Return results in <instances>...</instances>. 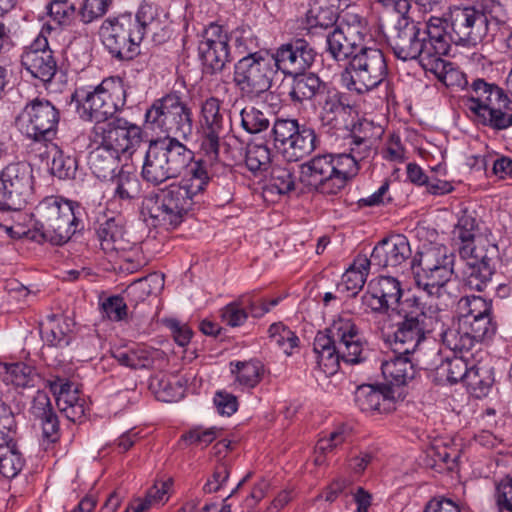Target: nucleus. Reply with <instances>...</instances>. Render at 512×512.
Here are the masks:
<instances>
[{"label": "nucleus", "instance_id": "1", "mask_svg": "<svg viewBox=\"0 0 512 512\" xmlns=\"http://www.w3.org/2000/svg\"><path fill=\"white\" fill-rule=\"evenodd\" d=\"M222 121L221 101L216 97L206 99L201 106L199 160L179 182L148 195L142 202V213L153 220L154 226L177 228L192 210L194 198L205 190L210 179L221 175Z\"/></svg>", "mask_w": 512, "mask_h": 512}, {"label": "nucleus", "instance_id": "2", "mask_svg": "<svg viewBox=\"0 0 512 512\" xmlns=\"http://www.w3.org/2000/svg\"><path fill=\"white\" fill-rule=\"evenodd\" d=\"M143 142V130L124 118L116 117L110 122L96 123L90 134V170L97 178L108 180L121 169L120 156H132Z\"/></svg>", "mask_w": 512, "mask_h": 512}, {"label": "nucleus", "instance_id": "3", "mask_svg": "<svg viewBox=\"0 0 512 512\" xmlns=\"http://www.w3.org/2000/svg\"><path fill=\"white\" fill-rule=\"evenodd\" d=\"M396 314L398 321L394 324V330L387 335L392 351L416 355V361L422 363L426 354L422 353L421 347L427 336L443 328L440 310L412 294L403 299Z\"/></svg>", "mask_w": 512, "mask_h": 512}, {"label": "nucleus", "instance_id": "4", "mask_svg": "<svg viewBox=\"0 0 512 512\" xmlns=\"http://www.w3.org/2000/svg\"><path fill=\"white\" fill-rule=\"evenodd\" d=\"M366 346L357 320L347 313L337 316L324 332H318L313 342L317 364L325 374L336 373L341 361L346 364L365 361Z\"/></svg>", "mask_w": 512, "mask_h": 512}, {"label": "nucleus", "instance_id": "5", "mask_svg": "<svg viewBox=\"0 0 512 512\" xmlns=\"http://www.w3.org/2000/svg\"><path fill=\"white\" fill-rule=\"evenodd\" d=\"M157 20V9L142 3L136 14L121 13L106 18L100 27L102 43L113 58L132 60L140 54V45Z\"/></svg>", "mask_w": 512, "mask_h": 512}, {"label": "nucleus", "instance_id": "6", "mask_svg": "<svg viewBox=\"0 0 512 512\" xmlns=\"http://www.w3.org/2000/svg\"><path fill=\"white\" fill-rule=\"evenodd\" d=\"M84 208L60 196H48L35 207L36 230L52 245L62 246L84 229Z\"/></svg>", "mask_w": 512, "mask_h": 512}, {"label": "nucleus", "instance_id": "7", "mask_svg": "<svg viewBox=\"0 0 512 512\" xmlns=\"http://www.w3.org/2000/svg\"><path fill=\"white\" fill-rule=\"evenodd\" d=\"M193 159V151L176 137L152 139L145 153L141 176L152 185H160L180 176Z\"/></svg>", "mask_w": 512, "mask_h": 512}, {"label": "nucleus", "instance_id": "8", "mask_svg": "<svg viewBox=\"0 0 512 512\" xmlns=\"http://www.w3.org/2000/svg\"><path fill=\"white\" fill-rule=\"evenodd\" d=\"M358 174L352 158L340 153L316 155L300 166V181L323 194H337Z\"/></svg>", "mask_w": 512, "mask_h": 512}, {"label": "nucleus", "instance_id": "9", "mask_svg": "<svg viewBox=\"0 0 512 512\" xmlns=\"http://www.w3.org/2000/svg\"><path fill=\"white\" fill-rule=\"evenodd\" d=\"M455 255L443 244L424 245L413 259L418 269L414 273L416 286L428 296L441 298L447 293L454 273Z\"/></svg>", "mask_w": 512, "mask_h": 512}, {"label": "nucleus", "instance_id": "10", "mask_svg": "<svg viewBox=\"0 0 512 512\" xmlns=\"http://www.w3.org/2000/svg\"><path fill=\"white\" fill-rule=\"evenodd\" d=\"M388 66L380 49L361 48L340 74V83L349 92L364 95L386 82Z\"/></svg>", "mask_w": 512, "mask_h": 512}, {"label": "nucleus", "instance_id": "11", "mask_svg": "<svg viewBox=\"0 0 512 512\" xmlns=\"http://www.w3.org/2000/svg\"><path fill=\"white\" fill-rule=\"evenodd\" d=\"M448 15L451 40L466 46H476L488 37L493 38L501 24L500 20L475 5L452 6Z\"/></svg>", "mask_w": 512, "mask_h": 512}, {"label": "nucleus", "instance_id": "12", "mask_svg": "<svg viewBox=\"0 0 512 512\" xmlns=\"http://www.w3.org/2000/svg\"><path fill=\"white\" fill-rule=\"evenodd\" d=\"M73 98L77 99L83 118L97 123L107 122L125 105L126 90L120 79L106 78L93 90H76Z\"/></svg>", "mask_w": 512, "mask_h": 512}, {"label": "nucleus", "instance_id": "13", "mask_svg": "<svg viewBox=\"0 0 512 512\" xmlns=\"http://www.w3.org/2000/svg\"><path fill=\"white\" fill-rule=\"evenodd\" d=\"M271 135L274 146L288 162H297L310 155L319 145V138L312 127L300 124L297 119H275Z\"/></svg>", "mask_w": 512, "mask_h": 512}, {"label": "nucleus", "instance_id": "14", "mask_svg": "<svg viewBox=\"0 0 512 512\" xmlns=\"http://www.w3.org/2000/svg\"><path fill=\"white\" fill-rule=\"evenodd\" d=\"M145 122L162 132L187 138L193 131L192 112L174 93L157 99L146 110Z\"/></svg>", "mask_w": 512, "mask_h": 512}, {"label": "nucleus", "instance_id": "15", "mask_svg": "<svg viewBox=\"0 0 512 512\" xmlns=\"http://www.w3.org/2000/svg\"><path fill=\"white\" fill-rule=\"evenodd\" d=\"M59 121V109L43 97L29 100L18 117L22 132L35 142L52 141L57 134Z\"/></svg>", "mask_w": 512, "mask_h": 512}, {"label": "nucleus", "instance_id": "16", "mask_svg": "<svg viewBox=\"0 0 512 512\" xmlns=\"http://www.w3.org/2000/svg\"><path fill=\"white\" fill-rule=\"evenodd\" d=\"M395 57L402 61L418 60L423 69L431 63L433 54L422 37L420 23L409 17H399L393 32L387 38Z\"/></svg>", "mask_w": 512, "mask_h": 512}, {"label": "nucleus", "instance_id": "17", "mask_svg": "<svg viewBox=\"0 0 512 512\" xmlns=\"http://www.w3.org/2000/svg\"><path fill=\"white\" fill-rule=\"evenodd\" d=\"M33 193V169L27 162L18 161L0 171V205L21 211Z\"/></svg>", "mask_w": 512, "mask_h": 512}, {"label": "nucleus", "instance_id": "18", "mask_svg": "<svg viewBox=\"0 0 512 512\" xmlns=\"http://www.w3.org/2000/svg\"><path fill=\"white\" fill-rule=\"evenodd\" d=\"M273 59L262 53H250L235 65L234 82L249 96L266 93L272 84Z\"/></svg>", "mask_w": 512, "mask_h": 512}, {"label": "nucleus", "instance_id": "19", "mask_svg": "<svg viewBox=\"0 0 512 512\" xmlns=\"http://www.w3.org/2000/svg\"><path fill=\"white\" fill-rule=\"evenodd\" d=\"M403 286L401 281L392 276H379L369 281L367 290L361 296L364 310L374 313L397 312L403 303Z\"/></svg>", "mask_w": 512, "mask_h": 512}, {"label": "nucleus", "instance_id": "20", "mask_svg": "<svg viewBox=\"0 0 512 512\" xmlns=\"http://www.w3.org/2000/svg\"><path fill=\"white\" fill-rule=\"evenodd\" d=\"M457 221L451 231L452 244L457 248L460 257H469L479 249L489 245H497L481 234V220L475 210L462 208L456 214Z\"/></svg>", "mask_w": 512, "mask_h": 512}, {"label": "nucleus", "instance_id": "21", "mask_svg": "<svg viewBox=\"0 0 512 512\" xmlns=\"http://www.w3.org/2000/svg\"><path fill=\"white\" fill-rule=\"evenodd\" d=\"M316 51L304 38H295L282 44L270 56L273 64L286 76L301 74L309 69L315 61Z\"/></svg>", "mask_w": 512, "mask_h": 512}, {"label": "nucleus", "instance_id": "22", "mask_svg": "<svg viewBox=\"0 0 512 512\" xmlns=\"http://www.w3.org/2000/svg\"><path fill=\"white\" fill-rule=\"evenodd\" d=\"M45 29L50 30V26H43L40 34L25 48L21 64L34 78L50 82L57 72V61L43 35Z\"/></svg>", "mask_w": 512, "mask_h": 512}, {"label": "nucleus", "instance_id": "23", "mask_svg": "<svg viewBox=\"0 0 512 512\" xmlns=\"http://www.w3.org/2000/svg\"><path fill=\"white\" fill-rule=\"evenodd\" d=\"M317 105L322 125L335 130L347 128L349 120L355 114L349 95L330 86L322 92Z\"/></svg>", "mask_w": 512, "mask_h": 512}, {"label": "nucleus", "instance_id": "24", "mask_svg": "<svg viewBox=\"0 0 512 512\" xmlns=\"http://www.w3.org/2000/svg\"><path fill=\"white\" fill-rule=\"evenodd\" d=\"M461 258L466 261L463 278L465 286L470 290L484 291L495 273L496 260L499 258L498 245H489L469 257Z\"/></svg>", "mask_w": 512, "mask_h": 512}, {"label": "nucleus", "instance_id": "25", "mask_svg": "<svg viewBox=\"0 0 512 512\" xmlns=\"http://www.w3.org/2000/svg\"><path fill=\"white\" fill-rule=\"evenodd\" d=\"M411 255L408 239L401 234L390 235L379 241L372 250L371 265L378 268L398 267Z\"/></svg>", "mask_w": 512, "mask_h": 512}, {"label": "nucleus", "instance_id": "26", "mask_svg": "<svg viewBox=\"0 0 512 512\" xmlns=\"http://www.w3.org/2000/svg\"><path fill=\"white\" fill-rule=\"evenodd\" d=\"M47 385L56 398L60 412L71 422H80L85 417V400L72 390V384L64 378L53 377L47 380Z\"/></svg>", "mask_w": 512, "mask_h": 512}, {"label": "nucleus", "instance_id": "27", "mask_svg": "<svg viewBox=\"0 0 512 512\" xmlns=\"http://www.w3.org/2000/svg\"><path fill=\"white\" fill-rule=\"evenodd\" d=\"M355 403L365 413H389L395 410V397L392 387L365 384L355 391Z\"/></svg>", "mask_w": 512, "mask_h": 512}, {"label": "nucleus", "instance_id": "28", "mask_svg": "<svg viewBox=\"0 0 512 512\" xmlns=\"http://www.w3.org/2000/svg\"><path fill=\"white\" fill-rule=\"evenodd\" d=\"M96 235L101 249L106 254L125 252L130 243L125 239V220L120 214L107 217L99 223Z\"/></svg>", "mask_w": 512, "mask_h": 512}, {"label": "nucleus", "instance_id": "29", "mask_svg": "<svg viewBox=\"0 0 512 512\" xmlns=\"http://www.w3.org/2000/svg\"><path fill=\"white\" fill-rule=\"evenodd\" d=\"M507 96L503 88L482 78L474 79L467 88L468 107L473 115L503 102Z\"/></svg>", "mask_w": 512, "mask_h": 512}, {"label": "nucleus", "instance_id": "30", "mask_svg": "<svg viewBox=\"0 0 512 512\" xmlns=\"http://www.w3.org/2000/svg\"><path fill=\"white\" fill-rule=\"evenodd\" d=\"M381 364V371L385 380L389 383L388 386H403L412 380L416 375V369L413 361L415 358H410V355L395 353Z\"/></svg>", "mask_w": 512, "mask_h": 512}, {"label": "nucleus", "instance_id": "31", "mask_svg": "<svg viewBox=\"0 0 512 512\" xmlns=\"http://www.w3.org/2000/svg\"><path fill=\"white\" fill-rule=\"evenodd\" d=\"M352 45H358L366 48V39L371 37L367 19L360 13L356 6H348L339 13V23L337 25Z\"/></svg>", "mask_w": 512, "mask_h": 512}, {"label": "nucleus", "instance_id": "32", "mask_svg": "<svg viewBox=\"0 0 512 512\" xmlns=\"http://www.w3.org/2000/svg\"><path fill=\"white\" fill-rule=\"evenodd\" d=\"M449 26V15L447 18L431 16L422 29V37L428 45V50L434 57H444L450 51L451 34L448 35L446 28Z\"/></svg>", "mask_w": 512, "mask_h": 512}, {"label": "nucleus", "instance_id": "33", "mask_svg": "<svg viewBox=\"0 0 512 512\" xmlns=\"http://www.w3.org/2000/svg\"><path fill=\"white\" fill-rule=\"evenodd\" d=\"M422 364L427 370L436 369L441 375H445L449 383L455 384L458 382H465L466 375H468L469 367L464 356H454L447 358L445 362L440 357V351L434 350L431 358L423 359Z\"/></svg>", "mask_w": 512, "mask_h": 512}, {"label": "nucleus", "instance_id": "34", "mask_svg": "<svg viewBox=\"0 0 512 512\" xmlns=\"http://www.w3.org/2000/svg\"><path fill=\"white\" fill-rule=\"evenodd\" d=\"M293 78L289 97L294 103H302L307 100H319L322 92L326 90L328 85L314 73L297 74L291 76Z\"/></svg>", "mask_w": 512, "mask_h": 512}, {"label": "nucleus", "instance_id": "35", "mask_svg": "<svg viewBox=\"0 0 512 512\" xmlns=\"http://www.w3.org/2000/svg\"><path fill=\"white\" fill-rule=\"evenodd\" d=\"M474 116L479 124L494 132L508 130L512 127V100L507 96L503 102L492 105Z\"/></svg>", "mask_w": 512, "mask_h": 512}, {"label": "nucleus", "instance_id": "36", "mask_svg": "<svg viewBox=\"0 0 512 512\" xmlns=\"http://www.w3.org/2000/svg\"><path fill=\"white\" fill-rule=\"evenodd\" d=\"M424 70L433 73L439 82L450 89L467 90L470 85L466 75L443 57H434Z\"/></svg>", "mask_w": 512, "mask_h": 512}, {"label": "nucleus", "instance_id": "37", "mask_svg": "<svg viewBox=\"0 0 512 512\" xmlns=\"http://www.w3.org/2000/svg\"><path fill=\"white\" fill-rule=\"evenodd\" d=\"M438 330H440L439 336L443 345L455 353H468L476 345L472 335L466 328H463L460 320L457 323L452 322L451 325H446L443 320V328H438Z\"/></svg>", "mask_w": 512, "mask_h": 512}, {"label": "nucleus", "instance_id": "38", "mask_svg": "<svg viewBox=\"0 0 512 512\" xmlns=\"http://www.w3.org/2000/svg\"><path fill=\"white\" fill-rule=\"evenodd\" d=\"M157 351L145 346L116 348L112 351L113 358L122 366L131 369H149L155 361Z\"/></svg>", "mask_w": 512, "mask_h": 512}, {"label": "nucleus", "instance_id": "39", "mask_svg": "<svg viewBox=\"0 0 512 512\" xmlns=\"http://www.w3.org/2000/svg\"><path fill=\"white\" fill-rule=\"evenodd\" d=\"M43 338L50 346L66 347L71 342V327L63 314H49L45 319Z\"/></svg>", "mask_w": 512, "mask_h": 512}, {"label": "nucleus", "instance_id": "40", "mask_svg": "<svg viewBox=\"0 0 512 512\" xmlns=\"http://www.w3.org/2000/svg\"><path fill=\"white\" fill-rule=\"evenodd\" d=\"M371 263L365 255H358L351 266L342 275L339 288L352 293L355 296L361 290L367 280Z\"/></svg>", "mask_w": 512, "mask_h": 512}, {"label": "nucleus", "instance_id": "41", "mask_svg": "<svg viewBox=\"0 0 512 512\" xmlns=\"http://www.w3.org/2000/svg\"><path fill=\"white\" fill-rule=\"evenodd\" d=\"M23 466L24 459L17 448L15 437L0 440V473L6 478H13Z\"/></svg>", "mask_w": 512, "mask_h": 512}, {"label": "nucleus", "instance_id": "42", "mask_svg": "<svg viewBox=\"0 0 512 512\" xmlns=\"http://www.w3.org/2000/svg\"><path fill=\"white\" fill-rule=\"evenodd\" d=\"M149 389L162 402H175L184 396L183 385L174 377L157 374L150 378Z\"/></svg>", "mask_w": 512, "mask_h": 512}, {"label": "nucleus", "instance_id": "43", "mask_svg": "<svg viewBox=\"0 0 512 512\" xmlns=\"http://www.w3.org/2000/svg\"><path fill=\"white\" fill-rule=\"evenodd\" d=\"M108 180L114 185V198L121 201H131L139 197L141 184L136 175L121 168Z\"/></svg>", "mask_w": 512, "mask_h": 512}, {"label": "nucleus", "instance_id": "44", "mask_svg": "<svg viewBox=\"0 0 512 512\" xmlns=\"http://www.w3.org/2000/svg\"><path fill=\"white\" fill-rule=\"evenodd\" d=\"M223 433V428L218 426L192 425L180 437L179 443L185 446L200 448L208 447Z\"/></svg>", "mask_w": 512, "mask_h": 512}, {"label": "nucleus", "instance_id": "45", "mask_svg": "<svg viewBox=\"0 0 512 512\" xmlns=\"http://www.w3.org/2000/svg\"><path fill=\"white\" fill-rule=\"evenodd\" d=\"M230 372L240 385L253 388L262 379L264 365L259 360L230 362Z\"/></svg>", "mask_w": 512, "mask_h": 512}, {"label": "nucleus", "instance_id": "46", "mask_svg": "<svg viewBox=\"0 0 512 512\" xmlns=\"http://www.w3.org/2000/svg\"><path fill=\"white\" fill-rule=\"evenodd\" d=\"M326 42L327 51L337 61L350 60L360 50L358 45L348 41V36L338 26L328 32Z\"/></svg>", "mask_w": 512, "mask_h": 512}, {"label": "nucleus", "instance_id": "47", "mask_svg": "<svg viewBox=\"0 0 512 512\" xmlns=\"http://www.w3.org/2000/svg\"><path fill=\"white\" fill-rule=\"evenodd\" d=\"M463 328H466L472 335L476 344L490 340L497 332V322L493 317V312L480 317L471 319H462Z\"/></svg>", "mask_w": 512, "mask_h": 512}, {"label": "nucleus", "instance_id": "48", "mask_svg": "<svg viewBox=\"0 0 512 512\" xmlns=\"http://www.w3.org/2000/svg\"><path fill=\"white\" fill-rule=\"evenodd\" d=\"M272 163V150L267 144L252 143L247 145L245 166L254 175H263Z\"/></svg>", "mask_w": 512, "mask_h": 512}, {"label": "nucleus", "instance_id": "49", "mask_svg": "<svg viewBox=\"0 0 512 512\" xmlns=\"http://www.w3.org/2000/svg\"><path fill=\"white\" fill-rule=\"evenodd\" d=\"M493 382L494 378L489 368L473 365L469 367L464 384L475 397L481 398L488 394Z\"/></svg>", "mask_w": 512, "mask_h": 512}, {"label": "nucleus", "instance_id": "50", "mask_svg": "<svg viewBox=\"0 0 512 512\" xmlns=\"http://www.w3.org/2000/svg\"><path fill=\"white\" fill-rule=\"evenodd\" d=\"M306 22L309 29L335 28V24L339 23V13L331 5L315 3L306 14Z\"/></svg>", "mask_w": 512, "mask_h": 512}, {"label": "nucleus", "instance_id": "51", "mask_svg": "<svg viewBox=\"0 0 512 512\" xmlns=\"http://www.w3.org/2000/svg\"><path fill=\"white\" fill-rule=\"evenodd\" d=\"M5 372V381L11 383L16 387H32L34 386L36 373L34 369L23 363H12L0 365V371Z\"/></svg>", "mask_w": 512, "mask_h": 512}, {"label": "nucleus", "instance_id": "52", "mask_svg": "<svg viewBox=\"0 0 512 512\" xmlns=\"http://www.w3.org/2000/svg\"><path fill=\"white\" fill-rule=\"evenodd\" d=\"M458 320L471 319L493 312L492 302L481 296H464L458 301Z\"/></svg>", "mask_w": 512, "mask_h": 512}, {"label": "nucleus", "instance_id": "53", "mask_svg": "<svg viewBox=\"0 0 512 512\" xmlns=\"http://www.w3.org/2000/svg\"><path fill=\"white\" fill-rule=\"evenodd\" d=\"M54 154L51 161V174L59 179H73L76 176L78 164L75 157L65 155L57 146L53 145Z\"/></svg>", "mask_w": 512, "mask_h": 512}, {"label": "nucleus", "instance_id": "54", "mask_svg": "<svg viewBox=\"0 0 512 512\" xmlns=\"http://www.w3.org/2000/svg\"><path fill=\"white\" fill-rule=\"evenodd\" d=\"M270 341L281 348L285 354L291 355L298 346L299 338L283 323H273L268 329Z\"/></svg>", "mask_w": 512, "mask_h": 512}, {"label": "nucleus", "instance_id": "55", "mask_svg": "<svg viewBox=\"0 0 512 512\" xmlns=\"http://www.w3.org/2000/svg\"><path fill=\"white\" fill-rule=\"evenodd\" d=\"M203 72L205 74H221L224 69V45L216 43L214 47H199Z\"/></svg>", "mask_w": 512, "mask_h": 512}, {"label": "nucleus", "instance_id": "56", "mask_svg": "<svg viewBox=\"0 0 512 512\" xmlns=\"http://www.w3.org/2000/svg\"><path fill=\"white\" fill-rule=\"evenodd\" d=\"M254 40L243 30H236L230 34L229 37L226 36V62L231 61L230 54L231 50L235 56L242 58L250 53H255L253 51Z\"/></svg>", "mask_w": 512, "mask_h": 512}, {"label": "nucleus", "instance_id": "57", "mask_svg": "<svg viewBox=\"0 0 512 512\" xmlns=\"http://www.w3.org/2000/svg\"><path fill=\"white\" fill-rule=\"evenodd\" d=\"M268 189L278 194H286L294 189V176L286 166L275 165L269 174Z\"/></svg>", "mask_w": 512, "mask_h": 512}, {"label": "nucleus", "instance_id": "58", "mask_svg": "<svg viewBox=\"0 0 512 512\" xmlns=\"http://www.w3.org/2000/svg\"><path fill=\"white\" fill-rule=\"evenodd\" d=\"M240 115L242 126L249 133H260L270 126L269 117L255 107L244 108Z\"/></svg>", "mask_w": 512, "mask_h": 512}, {"label": "nucleus", "instance_id": "59", "mask_svg": "<svg viewBox=\"0 0 512 512\" xmlns=\"http://www.w3.org/2000/svg\"><path fill=\"white\" fill-rule=\"evenodd\" d=\"M21 215V211H14L0 205V228L11 238H20L26 234L25 228L18 222Z\"/></svg>", "mask_w": 512, "mask_h": 512}, {"label": "nucleus", "instance_id": "60", "mask_svg": "<svg viewBox=\"0 0 512 512\" xmlns=\"http://www.w3.org/2000/svg\"><path fill=\"white\" fill-rule=\"evenodd\" d=\"M247 145L235 135H226V167L242 166L246 160Z\"/></svg>", "mask_w": 512, "mask_h": 512}, {"label": "nucleus", "instance_id": "61", "mask_svg": "<svg viewBox=\"0 0 512 512\" xmlns=\"http://www.w3.org/2000/svg\"><path fill=\"white\" fill-rule=\"evenodd\" d=\"M52 20L58 25H68L74 18L76 8L68 0H53L47 6Z\"/></svg>", "mask_w": 512, "mask_h": 512}, {"label": "nucleus", "instance_id": "62", "mask_svg": "<svg viewBox=\"0 0 512 512\" xmlns=\"http://www.w3.org/2000/svg\"><path fill=\"white\" fill-rule=\"evenodd\" d=\"M494 498L499 512H512V476L507 475L496 483Z\"/></svg>", "mask_w": 512, "mask_h": 512}, {"label": "nucleus", "instance_id": "63", "mask_svg": "<svg viewBox=\"0 0 512 512\" xmlns=\"http://www.w3.org/2000/svg\"><path fill=\"white\" fill-rule=\"evenodd\" d=\"M245 305L249 303L241 297L226 304V325L232 328L243 326L248 319Z\"/></svg>", "mask_w": 512, "mask_h": 512}, {"label": "nucleus", "instance_id": "64", "mask_svg": "<svg viewBox=\"0 0 512 512\" xmlns=\"http://www.w3.org/2000/svg\"><path fill=\"white\" fill-rule=\"evenodd\" d=\"M103 314L111 321H121L127 316V303L121 296H110L101 303Z\"/></svg>", "mask_w": 512, "mask_h": 512}]
</instances>
